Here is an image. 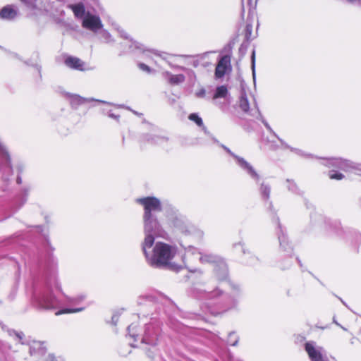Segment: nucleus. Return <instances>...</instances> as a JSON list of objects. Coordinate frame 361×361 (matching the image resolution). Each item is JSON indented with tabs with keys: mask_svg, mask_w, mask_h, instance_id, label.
<instances>
[{
	"mask_svg": "<svg viewBox=\"0 0 361 361\" xmlns=\"http://www.w3.org/2000/svg\"><path fill=\"white\" fill-rule=\"evenodd\" d=\"M109 116L112 118H114V119H118V116H116V115H115L114 114H111V113H110L109 114Z\"/></svg>",
	"mask_w": 361,
	"mask_h": 361,
	"instance_id": "4c0bfd02",
	"label": "nucleus"
},
{
	"mask_svg": "<svg viewBox=\"0 0 361 361\" xmlns=\"http://www.w3.org/2000/svg\"><path fill=\"white\" fill-rule=\"evenodd\" d=\"M279 140L280 141V142L281 143V145L286 149H289L291 152L295 153L296 154L299 155V156H301V157H303L305 158H316V159H319L320 157H315L314 156L313 154H308V153H306L305 152H303L302 150L300 149H298V148H294V147H292L290 146H289L286 142H284L281 138H279Z\"/></svg>",
	"mask_w": 361,
	"mask_h": 361,
	"instance_id": "dca6fc26",
	"label": "nucleus"
},
{
	"mask_svg": "<svg viewBox=\"0 0 361 361\" xmlns=\"http://www.w3.org/2000/svg\"><path fill=\"white\" fill-rule=\"evenodd\" d=\"M15 335L18 338H19V340L23 338V334L22 333H15Z\"/></svg>",
	"mask_w": 361,
	"mask_h": 361,
	"instance_id": "e433bc0d",
	"label": "nucleus"
},
{
	"mask_svg": "<svg viewBox=\"0 0 361 361\" xmlns=\"http://www.w3.org/2000/svg\"><path fill=\"white\" fill-rule=\"evenodd\" d=\"M65 64L71 68H74L78 71L86 70L85 68V63L76 57L68 56L65 60Z\"/></svg>",
	"mask_w": 361,
	"mask_h": 361,
	"instance_id": "ddd939ff",
	"label": "nucleus"
},
{
	"mask_svg": "<svg viewBox=\"0 0 361 361\" xmlns=\"http://www.w3.org/2000/svg\"><path fill=\"white\" fill-rule=\"evenodd\" d=\"M168 80L169 82L172 85H178L185 81V76L183 74L178 75H173L171 73H167Z\"/></svg>",
	"mask_w": 361,
	"mask_h": 361,
	"instance_id": "4be33fe9",
	"label": "nucleus"
},
{
	"mask_svg": "<svg viewBox=\"0 0 361 361\" xmlns=\"http://www.w3.org/2000/svg\"><path fill=\"white\" fill-rule=\"evenodd\" d=\"M117 322H118V316L116 315V314L113 315V317H112V322L114 324H116Z\"/></svg>",
	"mask_w": 361,
	"mask_h": 361,
	"instance_id": "f704fd0d",
	"label": "nucleus"
},
{
	"mask_svg": "<svg viewBox=\"0 0 361 361\" xmlns=\"http://www.w3.org/2000/svg\"><path fill=\"white\" fill-rule=\"evenodd\" d=\"M238 106L244 112H247L248 111V100L247 98L246 89L245 85L243 84L241 85Z\"/></svg>",
	"mask_w": 361,
	"mask_h": 361,
	"instance_id": "4468645a",
	"label": "nucleus"
},
{
	"mask_svg": "<svg viewBox=\"0 0 361 361\" xmlns=\"http://www.w3.org/2000/svg\"><path fill=\"white\" fill-rule=\"evenodd\" d=\"M82 25L84 28L97 32L102 27L100 18L90 13H87L82 20Z\"/></svg>",
	"mask_w": 361,
	"mask_h": 361,
	"instance_id": "6e6552de",
	"label": "nucleus"
},
{
	"mask_svg": "<svg viewBox=\"0 0 361 361\" xmlns=\"http://www.w3.org/2000/svg\"><path fill=\"white\" fill-rule=\"evenodd\" d=\"M250 116L255 117L257 119L260 120L262 123L264 125L266 128L269 130V132L276 138L279 140L280 138L278 135L273 130L267 121L264 118L262 115L261 114L256 103L255 104V109H250Z\"/></svg>",
	"mask_w": 361,
	"mask_h": 361,
	"instance_id": "9d476101",
	"label": "nucleus"
},
{
	"mask_svg": "<svg viewBox=\"0 0 361 361\" xmlns=\"http://www.w3.org/2000/svg\"><path fill=\"white\" fill-rule=\"evenodd\" d=\"M292 265V262L290 261V259L288 258L286 259L285 262H283V263H281L279 265V267L281 269V270H286V269H289Z\"/></svg>",
	"mask_w": 361,
	"mask_h": 361,
	"instance_id": "c756f323",
	"label": "nucleus"
},
{
	"mask_svg": "<svg viewBox=\"0 0 361 361\" xmlns=\"http://www.w3.org/2000/svg\"><path fill=\"white\" fill-rule=\"evenodd\" d=\"M221 147L227 153H228L231 156H232L235 159L236 163L238 164V166L240 167H241L243 169H248L247 163V161L243 158H241V157L237 156L236 154H235L234 153H233L225 145H221Z\"/></svg>",
	"mask_w": 361,
	"mask_h": 361,
	"instance_id": "a211bd4d",
	"label": "nucleus"
},
{
	"mask_svg": "<svg viewBox=\"0 0 361 361\" xmlns=\"http://www.w3.org/2000/svg\"><path fill=\"white\" fill-rule=\"evenodd\" d=\"M30 353L31 355L37 353L44 355L45 353V348L43 347V343L41 342L34 341L30 346Z\"/></svg>",
	"mask_w": 361,
	"mask_h": 361,
	"instance_id": "412c9836",
	"label": "nucleus"
},
{
	"mask_svg": "<svg viewBox=\"0 0 361 361\" xmlns=\"http://www.w3.org/2000/svg\"><path fill=\"white\" fill-rule=\"evenodd\" d=\"M235 343H236V341H235V342H233V343H231V345H235Z\"/></svg>",
	"mask_w": 361,
	"mask_h": 361,
	"instance_id": "de8ad7c7",
	"label": "nucleus"
},
{
	"mask_svg": "<svg viewBox=\"0 0 361 361\" xmlns=\"http://www.w3.org/2000/svg\"><path fill=\"white\" fill-rule=\"evenodd\" d=\"M196 95L198 97H204V95H205V90L204 89H201L200 91H198L196 93Z\"/></svg>",
	"mask_w": 361,
	"mask_h": 361,
	"instance_id": "473e14b6",
	"label": "nucleus"
},
{
	"mask_svg": "<svg viewBox=\"0 0 361 361\" xmlns=\"http://www.w3.org/2000/svg\"><path fill=\"white\" fill-rule=\"evenodd\" d=\"M286 187L288 189V191L290 192L298 195H302V192L299 189L297 184L294 182L293 180L291 179H286Z\"/></svg>",
	"mask_w": 361,
	"mask_h": 361,
	"instance_id": "aec40b11",
	"label": "nucleus"
},
{
	"mask_svg": "<svg viewBox=\"0 0 361 361\" xmlns=\"http://www.w3.org/2000/svg\"><path fill=\"white\" fill-rule=\"evenodd\" d=\"M244 13H245V9L244 8H243V16L244 15Z\"/></svg>",
	"mask_w": 361,
	"mask_h": 361,
	"instance_id": "3c124183",
	"label": "nucleus"
},
{
	"mask_svg": "<svg viewBox=\"0 0 361 361\" xmlns=\"http://www.w3.org/2000/svg\"><path fill=\"white\" fill-rule=\"evenodd\" d=\"M199 259L202 263H212L217 262V257L212 255L202 254L198 252Z\"/></svg>",
	"mask_w": 361,
	"mask_h": 361,
	"instance_id": "b1692460",
	"label": "nucleus"
},
{
	"mask_svg": "<svg viewBox=\"0 0 361 361\" xmlns=\"http://www.w3.org/2000/svg\"><path fill=\"white\" fill-rule=\"evenodd\" d=\"M149 54H150V55H151V54H153V55H155V56H157V55L156 53H151V52H149Z\"/></svg>",
	"mask_w": 361,
	"mask_h": 361,
	"instance_id": "09e8293b",
	"label": "nucleus"
},
{
	"mask_svg": "<svg viewBox=\"0 0 361 361\" xmlns=\"http://www.w3.org/2000/svg\"><path fill=\"white\" fill-rule=\"evenodd\" d=\"M251 69L255 87H256V73H255V51L252 50L251 54Z\"/></svg>",
	"mask_w": 361,
	"mask_h": 361,
	"instance_id": "a878e982",
	"label": "nucleus"
},
{
	"mask_svg": "<svg viewBox=\"0 0 361 361\" xmlns=\"http://www.w3.org/2000/svg\"><path fill=\"white\" fill-rule=\"evenodd\" d=\"M228 94V89L226 86L221 85L216 88V92L213 96V99L226 98Z\"/></svg>",
	"mask_w": 361,
	"mask_h": 361,
	"instance_id": "5701e85b",
	"label": "nucleus"
},
{
	"mask_svg": "<svg viewBox=\"0 0 361 361\" xmlns=\"http://www.w3.org/2000/svg\"><path fill=\"white\" fill-rule=\"evenodd\" d=\"M58 305L59 301L52 293L45 295L40 302V305L45 309H53L56 307Z\"/></svg>",
	"mask_w": 361,
	"mask_h": 361,
	"instance_id": "9b49d317",
	"label": "nucleus"
},
{
	"mask_svg": "<svg viewBox=\"0 0 361 361\" xmlns=\"http://www.w3.org/2000/svg\"><path fill=\"white\" fill-rule=\"evenodd\" d=\"M70 8L72 9L77 18H84L86 13L85 6L82 4L79 3L77 4L70 5Z\"/></svg>",
	"mask_w": 361,
	"mask_h": 361,
	"instance_id": "6ab92c4d",
	"label": "nucleus"
},
{
	"mask_svg": "<svg viewBox=\"0 0 361 361\" xmlns=\"http://www.w3.org/2000/svg\"><path fill=\"white\" fill-rule=\"evenodd\" d=\"M234 336V334H230V335H229V336H230V337H231V336Z\"/></svg>",
	"mask_w": 361,
	"mask_h": 361,
	"instance_id": "603ef678",
	"label": "nucleus"
},
{
	"mask_svg": "<svg viewBox=\"0 0 361 361\" xmlns=\"http://www.w3.org/2000/svg\"><path fill=\"white\" fill-rule=\"evenodd\" d=\"M19 1H21L23 4H25V6H27L28 7L32 6V2L30 0H19Z\"/></svg>",
	"mask_w": 361,
	"mask_h": 361,
	"instance_id": "72a5a7b5",
	"label": "nucleus"
},
{
	"mask_svg": "<svg viewBox=\"0 0 361 361\" xmlns=\"http://www.w3.org/2000/svg\"><path fill=\"white\" fill-rule=\"evenodd\" d=\"M18 9L12 5L4 6L0 11V17L3 19L12 20L18 15Z\"/></svg>",
	"mask_w": 361,
	"mask_h": 361,
	"instance_id": "f8f14e48",
	"label": "nucleus"
},
{
	"mask_svg": "<svg viewBox=\"0 0 361 361\" xmlns=\"http://www.w3.org/2000/svg\"><path fill=\"white\" fill-rule=\"evenodd\" d=\"M84 308H78V309H64L60 311H58L56 312V315H60L62 314H66V313H75L80 311H82Z\"/></svg>",
	"mask_w": 361,
	"mask_h": 361,
	"instance_id": "c85d7f7f",
	"label": "nucleus"
},
{
	"mask_svg": "<svg viewBox=\"0 0 361 361\" xmlns=\"http://www.w3.org/2000/svg\"><path fill=\"white\" fill-rule=\"evenodd\" d=\"M49 359L50 361H63V360L61 357H56L53 355H49Z\"/></svg>",
	"mask_w": 361,
	"mask_h": 361,
	"instance_id": "2f4dec72",
	"label": "nucleus"
},
{
	"mask_svg": "<svg viewBox=\"0 0 361 361\" xmlns=\"http://www.w3.org/2000/svg\"><path fill=\"white\" fill-rule=\"evenodd\" d=\"M287 295H290V291L289 290L287 291Z\"/></svg>",
	"mask_w": 361,
	"mask_h": 361,
	"instance_id": "864d4df0",
	"label": "nucleus"
},
{
	"mask_svg": "<svg viewBox=\"0 0 361 361\" xmlns=\"http://www.w3.org/2000/svg\"><path fill=\"white\" fill-rule=\"evenodd\" d=\"M333 322H334V324H336L337 326H340L341 328H342L344 331H346V330H347L345 327H343V326H341L339 323H338V322L336 321L335 318H334V319H333Z\"/></svg>",
	"mask_w": 361,
	"mask_h": 361,
	"instance_id": "c9c22d12",
	"label": "nucleus"
},
{
	"mask_svg": "<svg viewBox=\"0 0 361 361\" xmlns=\"http://www.w3.org/2000/svg\"><path fill=\"white\" fill-rule=\"evenodd\" d=\"M250 178L255 180L258 186V191L261 200L263 201L267 212L271 216L272 221L277 226V235L279 242L280 249L286 252L287 256H290L293 247L291 243L288 240V238L279 222V218L277 216L276 211L274 208L273 202L270 200L271 185L267 183L264 178L258 174L255 170L250 165Z\"/></svg>",
	"mask_w": 361,
	"mask_h": 361,
	"instance_id": "f257e3e1",
	"label": "nucleus"
},
{
	"mask_svg": "<svg viewBox=\"0 0 361 361\" xmlns=\"http://www.w3.org/2000/svg\"><path fill=\"white\" fill-rule=\"evenodd\" d=\"M231 68V60L228 56H224L221 58L215 70L216 78H222Z\"/></svg>",
	"mask_w": 361,
	"mask_h": 361,
	"instance_id": "1a4fd4ad",
	"label": "nucleus"
},
{
	"mask_svg": "<svg viewBox=\"0 0 361 361\" xmlns=\"http://www.w3.org/2000/svg\"><path fill=\"white\" fill-rule=\"evenodd\" d=\"M340 300L341 301V302L346 307H348V305H346V303L341 299L340 298Z\"/></svg>",
	"mask_w": 361,
	"mask_h": 361,
	"instance_id": "c03bdc74",
	"label": "nucleus"
},
{
	"mask_svg": "<svg viewBox=\"0 0 361 361\" xmlns=\"http://www.w3.org/2000/svg\"><path fill=\"white\" fill-rule=\"evenodd\" d=\"M321 164L326 167L333 168L329 171V177L330 179L340 180L344 178V175L335 170L338 169L345 171L353 172L354 173L361 176V164L355 163L350 160L343 159L340 157H321Z\"/></svg>",
	"mask_w": 361,
	"mask_h": 361,
	"instance_id": "7ed1b4c3",
	"label": "nucleus"
},
{
	"mask_svg": "<svg viewBox=\"0 0 361 361\" xmlns=\"http://www.w3.org/2000/svg\"><path fill=\"white\" fill-rule=\"evenodd\" d=\"M263 140L269 146V147L272 150H276L278 148V145L276 141L269 139V137H263Z\"/></svg>",
	"mask_w": 361,
	"mask_h": 361,
	"instance_id": "bb28decb",
	"label": "nucleus"
},
{
	"mask_svg": "<svg viewBox=\"0 0 361 361\" xmlns=\"http://www.w3.org/2000/svg\"><path fill=\"white\" fill-rule=\"evenodd\" d=\"M310 221L312 225L325 231H332L338 235H341L343 228L339 221L333 220L322 214L314 212L310 214Z\"/></svg>",
	"mask_w": 361,
	"mask_h": 361,
	"instance_id": "39448f33",
	"label": "nucleus"
},
{
	"mask_svg": "<svg viewBox=\"0 0 361 361\" xmlns=\"http://www.w3.org/2000/svg\"><path fill=\"white\" fill-rule=\"evenodd\" d=\"M143 139L145 141L152 145H160L164 142L168 141V138L164 136H158L152 134L145 135Z\"/></svg>",
	"mask_w": 361,
	"mask_h": 361,
	"instance_id": "f3484780",
	"label": "nucleus"
},
{
	"mask_svg": "<svg viewBox=\"0 0 361 361\" xmlns=\"http://www.w3.org/2000/svg\"><path fill=\"white\" fill-rule=\"evenodd\" d=\"M138 66L139 68L143 71H145V72H147V73H149L150 72V68L148 66L145 65V63H140L138 64Z\"/></svg>",
	"mask_w": 361,
	"mask_h": 361,
	"instance_id": "7c9ffc66",
	"label": "nucleus"
},
{
	"mask_svg": "<svg viewBox=\"0 0 361 361\" xmlns=\"http://www.w3.org/2000/svg\"><path fill=\"white\" fill-rule=\"evenodd\" d=\"M189 119L197 123V126H203V122H202V120L200 117H199L197 114H191L190 116H189Z\"/></svg>",
	"mask_w": 361,
	"mask_h": 361,
	"instance_id": "cd10ccee",
	"label": "nucleus"
},
{
	"mask_svg": "<svg viewBox=\"0 0 361 361\" xmlns=\"http://www.w3.org/2000/svg\"><path fill=\"white\" fill-rule=\"evenodd\" d=\"M92 101H96V99H94L93 98H84V97H80L79 95H76V94L72 95L71 97V104L74 107H77L78 105L85 104L86 102H90ZM97 102H100V103H106V102L102 101V100H97Z\"/></svg>",
	"mask_w": 361,
	"mask_h": 361,
	"instance_id": "2eb2a0df",
	"label": "nucleus"
},
{
	"mask_svg": "<svg viewBox=\"0 0 361 361\" xmlns=\"http://www.w3.org/2000/svg\"><path fill=\"white\" fill-rule=\"evenodd\" d=\"M193 251H196L194 248H190L188 251V253H189L190 252H192V253L193 254Z\"/></svg>",
	"mask_w": 361,
	"mask_h": 361,
	"instance_id": "37998d69",
	"label": "nucleus"
},
{
	"mask_svg": "<svg viewBox=\"0 0 361 361\" xmlns=\"http://www.w3.org/2000/svg\"><path fill=\"white\" fill-rule=\"evenodd\" d=\"M249 33H250V39L251 38V30L250 29Z\"/></svg>",
	"mask_w": 361,
	"mask_h": 361,
	"instance_id": "8fccbe9b",
	"label": "nucleus"
},
{
	"mask_svg": "<svg viewBox=\"0 0 361 361\" xmlns=\"http://www.w3.org/2000/svg\"><path fill=\"white\" fill-rule=\"evenodd\" d=\"M355 233L356 234V235H357V238L361 239V234H360V233H357V232H355Z\"/></svg>",
	"mask_w": 361,
	"mask_h": 361,
	"instance_id": "79ce46f5",
	"label": "nucleus"
},
{
	"mask_svg": "<svg viewBox=\"0 0 361 361\" xmlns=\"http://www.w3.org/2000/svg\"><path fill=\"white\" fill-rule=\"evenodd\" d=\"M145 238L142 244L153 245L156 236H163V230L155 216H143Z\"/></svg>",
	"mask_w": 361,
	"mask_h": 361,
	"instance_id": "20e7f679",
	"label": "nucleus"
},
{
	"mask_svg": "<svg viewBox=\"0 0 361 361\" xmlns=\"http://www.w3.org/2000/svg\"><path fill=\"white\" fill-rule=\"evenodd\" d=\"M0 157L5 161V164L6 165L8 170L11 171L9 155L1 142H0Z\"/></svg>",
	"mask_w": 361,
	"mask_h": 361,
	"instance_id": "393cba45",
	"label": "nucleus"
},
{
	"mask_svg": "<svg viewBox=\"0 0 361 361\" xmlns=\"http://www.w3.org/2000/svg\"><path fill=\"white\" fill-rule=\"evenodd\" d=\"M304 349L310 361H324L326 350L322 346L317 345L315 341H306L304 344Z\"/></svg>",
	"mask_w": 361,
	"mask_h": 361,
	"instance_id": "0eeeda50",
	"label": "nucleus"
},
{
	"mask_svg": "<svg viewBox=\"0 0 361 361\" xmlns=\"http://www.w3.org/2000/svg\"><path fill=\"white\" fill-rule=\"evenodd\" d=\"M17 182H18V183H21V178L20 177H18L17 178Z\"/></svg>",
	"mask_w": 361,
	"mask_h": 361,
	"instance_id": "a18cd8bd",
	"label": "nucleus"
},
{
	"mask_svg": "<svg viewBox=\"0 0 361 361\" xmlns=\"http://www.w3.org/2000/svg\"><path fill=\"white\" fill-rule=\"evenodd\" d=\"M136 202L144 207L143 216H155L157 212L161 210V205L159 200L153 197L139 198Z\"/></svg>",
	"mask_w": 361,
	"mask_h": 361,
	"instance_id": "423d86ee",
	"label": "nucleus"
},
{
	"mask_svg": "<svg viewBox=\"0 0 361 361\" xmlns=\"http://www.w3.org/2000/svg\"><path fill=\"white\" fill-rule=\"evenodd\" d=\"M298 339L300 341H304L305 339V338L304 336H298Z\"/></svg>",
	"mask_w": 361,
	"mask_h": 361,
	"instance_id": "ea45409f",
	"label": "nucleus"
},
{
	"mask_svg": "<svg viewBox=\"0 0 361 361\" xmlns=\"http://www.w3.org/2000/svg\"><path fill=\"white\" fill-rule=\"evenodd\" d=\"M222 269H223L224 274H225L226 273V267L224 264H222Z\"/></svg>",
	"mask_w": 361,
	"mask_h": 361,
	"instance_id": "58836bf2",
	"label": "nucleus"
},
{
	"mask_svg": "<svg viewBox=\"0 0 361 361\" xmlns=\"http://www.w3.org/2000/svg\"><path fill=\"white\" fill-rule=\"evenodd\" d=\"M132 328H133V326H132V325H130V326H128V330L129 333L130 332V329H131Z\"/></svg>",
	"mask_w": 361,
	"mask_h": 361,
	"instance_id": "49530a36",
	"label": "nucleus"
},
{
	"mask_svg": "<svg viewBox=\"0 0 361 361\" xmlns=\"http://www.w3.org/2000/svg\"><path fill=\"white\" fill-rule=\"evenodd\" d=\"M297 261H298V264L300 265V267L302 268V265L300 259L298 257H297Z\"/></svg>",
	"mask_w": 361,
	"mask_h": 361,
	"instance_id": "a19ab883",
	"label": "nucleus"
},
{
	"mask_svg": "<svg viewBox=\"0 0 361 361\" xmlns=\"http://www.w3.org/2000/svg\"><path fill=\"white\" fill-rule=\"evenodd\" d=\"M153 245L141 244L142 250L147 263L152 267H161L169 265L177 254V249L169 244L157 242Z\"/></svg>",
	"mask_w": 361,
	"mask_h": 361,
	"instance_id": "f03ea898",
	"label": "nucleus"
}]
</instances>
